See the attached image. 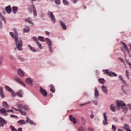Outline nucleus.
Segmentation results:
<instances>
[{
	"label": "nucleus",
	"instance_id": "f257e3e1",
	"mask_svg": "<svg viewBox=\"0 0 131 131\" xmlns=\"http://www.w3.org/2000/svg\"><path fill=\"white\" fill-rule=\"evenodd\" d=\"M10 35L15 39V46L16 48L18 51H23V41L22 40L18 39V33L17 32H15V34L12 32H10Z\"/></svg>",
	"mask_w": 131,
	"mask_h": 131
},
{
	"label": "nucleus",
	"instance_id": "f03ea898",
	"mask_svg": "<svg viewBox=\"0 0 131 131\" xmlns=\"http://www.w3.org/2000/svg\"><path fill=\"white\" fill-rule=\"evenodd\" d=\"M117 104L118 107H122V108H123V111H125V113L127 112V107L125 106V103L122 101H117Z\"/></svg>",
	"mask_w": 131,
	"mask_h": 131
},
{
	"label": "nucleus",
	"instance_id": "7ed1b4c3",
	"mask_svg": "<svg viewBox=\"0 0 131 131\" xmlns=\"http://www.w3.org/2000/svg\"><path fill=\"white\" fill-rule=\"evenodd\" d=\"M103 71L105 74H107V75H108V76H111V77H112V76H114L115 77L117 76V74L113 72H109V70H103Z\"/></svg>",
	"mask_w": 131,
	"mask_h": 131
},
{
	"label": "nucleus",
	"instance_id": "20e7f679",
	"mask_svg": "<svg viewBox=\"0 0 131 131\" xmlns=\"http://www.w3.org/2000/svg\"><path fill=\"white\" fill-rule=\"evenodd\" d=\"M45 41L47 43L48 46H49V49L50 53H52L53 52V50H52V41L48 38H46Z\"/></svg>",
	"mask_w": 131,
	"mask_h": 131
},
{
	"label": "nucleus",
	"instance_id": "39448f33",
	"mask_svg": "<svg viewBox=\"0 0 131 131\" xmlns=\"http://www.w3.org/2000/svg\"><path fill=\"white\" fill-rule=\"evenodd\" d=\"M17 106L18 108H19V110H25V111H27L28 110V105H23L22 104L20 103H18L17 104Z\"/></svg>",
	"mask_w": 131,
	"mask_h": 131
},
{
	"label": "nucleus",
	"instance_id": "423d86ee",
	"mask_svg": "<svg viewBox=\"0 0 131 131\" xmlns=\"http://www.w3.org/2000/svg\"><path fill=\"white\" fill-rule=\"evenodd\" d=\"M49 16L52 22H53V23H56V18H55V15L53 14V12H50Z\"/></svg>",
	"mask_w": 131,
	"mask_h": 131
},
{
	"label": "nucleus",
	"instance_id": "0eeeda50",
	"mask_svg": "<svg viewBox=\"0 0 131 131\" xmlns=\"http://www.w3.org/2000/svg\"><path fill=\"white\" fill-rule=\"evenodd\" d=\"M39 92H40V93H41V94L44 97H47L48 96V93H47V91H46V90L42 89V88L40 87Z\"/></svg>",
	"mask_w": 131,
	"mask_h": 131
},
{
	"label": "nucleus",
	"instance_id": "6e6552de",
	"mask_svg": "<svg viewBox=\"0 0 131 131\" xmlns=\"http://www.w3.org/2000/svg\"><path fill=\"white\" fill-rule=\"evenodd\" d=\"M7 124L6 120L2 117H0V126L3 127Z\"/></svg>",
	"mask_w": 131,
	"mask_h": 131
},
{
	"label": "nucleus",
	"instance_id": "1a4fd4ad",
	"mask_svg": "<svg viewBox=\"0 0 131 131\" xmlns=\"http://www.w3.org/2000/svg\"><path fill=\"white\" fill-rule=\"evenodd\" d=\"M12 109L15 110V111H19V112H20V113H21V114H22V115H24V116H26L27 114L26 112L22 111V110L17 109L15 107H12Z\"/></svg>",
	"mask_w": 131,
	"mask_h": 131
},
{
	"label": "nucleus",
	"instance_id": "9d476101",
	"mask_svg": "<svg viewBox=\"0 0 131 131\" xmlns=\"http://www.w3.org/2000/svg\"><path fill=\"white\" fill-rule=\"evenodd\" d=\"M14 79L15 80V81L17 82H19V83H20L21 84L24 85V86H26V85L25 84V83H24V82L22 81V80H21V79H19L18 77H14Z\"/></svg>",
	"mask_w": 131,
	"mask_h": 131
},
{
	"label": "nucleus",
	"instance_id": "9b49d317",
	"mask_svg": "<svg viewBox=\"0 0 131 131\" xmlns=\"http://www.w3.org/2000/svg\"><path fill=\"white\" fill-rule=\"evenodd\" d=\"M14 79L15 80V81L17 82H19V83H20L21 84L24 85V86H26V85L25 84V83H24V82L22 81V80H21V79H19L18 77H14Z\"/></svg>",
	"mask_w": 131,
	"mask_h": 131
},
{
	"label": "nucleus",
	"instance_id": "f8f14e48",
	"mask_svg": "<svg viewBox=\"0 0 131 131\" xmlns=\"http://www.w3.org/2000/svg\"><path fill=\"white\" fill-rule=\"evenodd\" d=\"M0 112L5 116H8V113H7V111L5 108H2L0 110Z\"/></svg>",
	"mask_w": 131,
	"mask_h": 131
},
{
	"label": "nucleus",
	"instance_id": "ddd939ff",
	"mask_svg": "<svg viewBox=\"0 0 131 131\" xmlns=\"http://www.w3.org/2000/svg\"><path fill=\"white\" fill-rule=\"evenodd\" d=\"M103 117L104 118V120L103 121V123L104 124V125H106L107 124H108V123L107 122V115H106V113H103Z\"/></svg>",
	"mask_w": 131,
	"mask_h": 131
},
{
	"label": "nucleus",
	"instance_id": "4468645a",
	"mask_svg": "<svg viewBox=\"0 0 131 131\" xmlns=\"http://www.w3.org/2000/svg\"><path fill=\"white\" fill-rule=\"evenodd\" d=\"M17 73L20 77H24V72L22 71L21 69H19L17 71Z\"/></svg>",
	"mask_w": 131,
	"mask_h": 131
},
{
	"label": "nucleus",
	"instance_id": "2eb2a0df",
	"mask_svg": "<svg viewBox=\"0 0 131 131\" xmlns=\"http://www.w3.org/2000/svg\"><path fill=\"white\" fill-rule=\"evenodd\" d=\"M26 119H27V122L28 123H29L30 124H32V125H36V124L33 122V121L29 119V118L28 117H26Z\"/></svg>",
	"mask_w": 131,
	"mask_h": 131
},
{
	"label": "nucleus",
	"instance_id": "dca6fc26",
	"mask_svg": "<svg viewBox=\"0 0 131 131\" xmlns=\"http://www.w3.org/2000/svg\"><path fill=\"white\" fill-rule=\"evenodd\" d=\"M23 91L22 90H19L16 93L17 96L19 97V98H23Z\"/></svg>",
	"mask_w": 131,
	"mask_h": 131
},
{
	"label": "nucleus",
	"instance_id": "f3484780",
	"mask_svg": "<svg viewBox=\"0 0 131 131\" xmlns=\"http://www.w3.org/2000/svg\"><path fill=\"white\" fill-rule=\"evenodd\" d=\"M6 11L8 14H11V12H12V8H11V6H8L5 8Z\"/></svg>",
	"mask_w": 131,
	"mask_h": 131
},
{
	"label": "nucleus",
	"instance_id": "a211bd4d",
	"mask_svg": "<svg viewBox=\"0 0 131 131\" xmlns=\"http://www.w3.org/2000/svg\"><path fill=\"white\" fill-rule=\"evenodd\" d=\"M95 99H98L99 98V91H98V89L97 87L95 89V94H94Z\"/></svg>",
	"mask_w": 131,
	"mask_h": 131
},
{
	"label": "nucleus",
	"instance_id": "6ab92c4d",
	"mask_svg": "<svg viewBox=\"0 0 131 131\" xmlns=\"http://www.w3.org/2000/svg\"><path fill=\"white\" fill-rule=\"evenodd\" d=\"M122 45L124 46V48L125 50H126V52L128 53V55H129V50H128V48H127V46L125 45V43L124 42H121Z\"/></svg>",
	"mask_w": 131,
	"mask_h": 131
},
{
	"label": "nucleus",
	"instance_id": "aec40b11",
	"mask_svg": "<svg viewBox=\"0 0 131 131\" xmlns=\"http://www.w3.org/2000/svg\"><path fill=\"white\" fill-rule=\"evenodd\" d=\"M102 91L104 92V94H108V89H107V87L105 86V85L102 86Z\"/></svg>",
	"mask_w": 131,
	"mask_h": 131
},
{
	"label": "nucleus",
	"instance_id": "412c9836",
	"mask_svg": "<svg viewBox=\"0 0 131 131\" xmlns=\"http://www.w3.org/2000/svg\"><path fill=\"white\" fill-rule=\"evenodd\" d=\"M0 96L1 97H2L3 99L5 98V94H4V90L3 89V87H0Z\"/></svg>",
	"mask_w": 131,
	"mask_h": 131
},
{
	"label": "nucleus",
	"instance_id": "4be33fe9",
	"mask_svg": "<svg viewBox=\"0 0 131 131\" xmlns=\"http://www.w3.org/2000/svg\"><path fill=\"white\" fill-rule=\"evenodd\" d=\"M60 24L63 30H66L67 29V27H66V25L63 21H60Z\"/></svg>",
	"mask_w": 131,
	"mask_h": 131
},
{
	"label": "nucleus",
	"instance_id": "5701e85b",
	"mask_svg": "<svg viewBox=\"0 0 131 131\" xmlns=\"http://www.w3.org/2000/svg\"><path fill=\"white\" fill-rule=\"evenodd\" d=\"M69 118L70 120L72 121V122H73L74 124H76V120L74 118H73V116H72V115H70Z\"/></svg>",
	"mask_w": 131,
	"mask_h": 131
},
{
	"label": "nucleus",
	"instance_id": "b1692460",
	"mask_svg": "<svg viewBox=\"0 0 131 131\" xmlns=\"http://www.w3.org/2000/svg\"><path fill=\"white\" fill-rule=\"evenodd\" d=\"M32 9L33 10V15L35 17H36V16H37V12H36V9H35V6H34V5L32 6Z\"/></svg>",
	"mask_w": 131,
	"mask_h": 131
},
{
	"label": "nucleus",
	"instance_id": "393cba45",
	"mask_svg": "<svg viewBox=\"0 0 131 131\" xmlns=\"http://www.w3.org/2000/svg\"><path fill=\"white\" fill-rule=\"evenodd\" d=\"M12 9L13 14H16L17 13V11H18V7H17L16 6H13L12 7Z\"/></svg>",
	"mask_w": 131,
	"mask_h": 131
},
{
	"label": "nucleus",
	"instance_id": "a878e982",
	"mask_svg": "<svg viewBox=\"0 0 131 131\" xmlns=\"http://www.w3.org/2000/svg\"><path fill=\"white\" fill-rule=\"evenodd\" d=\"M123 128L126 131H131L130 129H129V126L127 124H124Z\"/></svg>",
	"mask_w": 131,
	"mask_h": 131
},
{
	"label": "nucleus",
	"instance_id": "bb28decb",
	"mask_svg": "<svg viewBox=\"0 0 131 131\" xmlns=\"http://www.w3.org/2000/svg\"><path fill=\"white\" fill-rule=\"evenodd\" d=\"M25 22H28V23H29V24H31L32 25H33V23L31 20H30V17H28L27 18H26L25 19Z\"/></svg>",
	"mask_w": 131,
	"mask_h": 131
},
{
	"label": "nucleus",
	"instance_id": "cd10ccee",
	"mask_svg": "<svg viewBox=\"0 0 131 131\" xmlns=\"http://www.w3.org/2000/svg\"><path fill=\"white\" fill-rule=\"evenodd\" d=\"M28 47L29 48V49H30L31 50V51H32V52H34V53L36 52V49H34V48L32 47L30 45H28Z\"/></svg>",
	"mask_w": 131,
	"mask_h": 131
},
{
	"label": "nucleus",
	"instance_id": "c85d7f7f",
	"mask_svg": "<svg viewBox=\"0 0 131 131\" xmlns=\"http://www.w3.org/2000/svg\"><path fill=\"white\" fill-rule=\"evenodd\" d=\"M3 104L4 107H5V108H7V109H8V108H10V106L8 104V103H7V101H3Z\"/></svg>",
	"mask_w": 131,
	"mask_h": 131
},
{
	"label": "nucleus",
	"instance_id": "c756f323",
	"mask_svg": "<svg viewBox=\"0 0 131 131\" xmlns=\"http://www.w3.org/2000/svg\"><path fill=\"white\" fill-rule=\"evenodd\" d=\"M110 109L113 112H115L116 111V110H115V106H114V104H111L110 105Z\"/></svg>",
	"mask_w": 131,
	"mask_h": 131
},
{
	"label": "nucleus",
	"instance_id": "7c9ffc66",
	"mask_svg": "<svg viewBox=\"0 0 131 131\" xmlns=\"http://www.w3.org/2000/svg\"><path fill=\"white\" fill-rule=\"evenodd\" d=\"M30 31V28H29V27H26L24 28V32L27 33V32H29Z\"/></svg>",
	"mask_w": 131,
	"mask_h": 131
},
{
	"label": "nucleus",
	"instance_id": "2f4dec72",
	"mask_svg": "<svg viewBox=\"0 0 131 131\" xmlns=\"http://www.w3.org/2000/svg\"><path fill=\"white\" fill-rule=\"evenodd\" d=\"M26 82L29 83V84H32V82H33V81L29 78H27L26 79Z\"/></svg>",
	"mask_w": 131,
	"mask_h": 131
},
{
	"label": "nucleus",
	"instance_id": "473e14b6",
	"mask_svg": "<svg viewBox=\"0 0 131 131\" xmlns=\"http://www.w3.org/2000/svg\"><path fill=\"white\" fill-rule=\"evenodd\" d=\"M17 122L19 124H21V125H23V124H26V122H25L24 120H20Z\"/></svg>",
	"mask_w": 131,
	"mask_h": 131
},
{
	"label": "nucleus",
	"instance_id": "72a5a7b5",
	"mask_svg": "<svg viewBox=\"0 0 131 131\" xmlns=\"http://www.w3.org/2000/svg\"><path fill=\"white\" fill-rule=\"evenodd\" d=\"M50 88H51L50 91L51 92H52V93H55V92H56V91L55 90V86H54V85L51 84Z\"/></svg>",
	"mask_w": 131,
	"mask_h": 131
},
{
	"label": "nucleus",
	"instance_id": "f704fd0d",
	"mask_svg": "<svg viewBox=\"0 0 131 131\" xmlns=\"http://www.w3.org/2000/svg\"><path fill=\"white\" fill-rule=\"evenodd\" d=\"M98 81L99 82H100V83H101L102 84H104L105 83V79H104V78L99 79Z\"/></svg>",
	"mask_w": 131,
	"mask_h": 131
},
{
	"label": "nucleus",
	"instance_id": "c9c22d12",
	"mask_svg": "<svg viewBox=\"0 0 131 131\" xmlns=\"http://www.w3.org/2000/svg\"><path fill=\"white\" fill-rule=\"evenodd\" d=\"M38 40H40V41H42V42H44L46 40H45V38L42 36H38Z\"/></svg>",
	"mask_w": 131,
	"mask_h": 131
},
{
	"label": "nucleus",
	"instance_id": "e433bc0d",
	"mask_svg": "<svg viewBox=\"0 0 131 131\" xmlns=\"http://www.w3.org/2000/svg\"><path fill=\"white\" fill-rule=\"evenodd\" d=\"M81 120H82V123L84 125H86V121L85 120V119L83 118V117H81Z\"/></svg>",
	"mask_w": 131,
	"mask_h": 131
},
{
	"label": "nucleus",
	"instance_id": "4c0bfd02",
	"mask_svg": "<svg viewBox=\"0 0 131 131\" xmlns=\"http://www.w3.org/2000/svg\"><path fill=\"white\" fill-rule=\"evenodd\" d=\"M36 43L38 46V47L39 49H40V50H42V46H41V44L40 43V42H39V41L37 42Z\"/></svg>",
	"mask_w": 131,
	"mask_h": 131
},
{
	"label": "nucleus",
	"instance_id": "58836bf2",
	"mask_svg": "<svg viewBox=\"0 0 131 131\" xmlns=\"http://www.w3.org/2000/svg\"><path fill=\"white\" fill-rule=\"evenodd\" d=\"M34 6L33 5H29V7L28 8V10L29 11V12L31 13H32L33 11H32V6Z\"/></svg>",
	"mask_w": 131,
	"mask_h": 131
},
{
	"label": "nucleus",
	"instance_id": "ea45409f",
	"mask_svg": "<svg viewBox=\"0 0 131 131\" xmlns=\"http://www.w3.org/2000/svg\"><path fill=\"white\" fill-rule=\"evenodd\" d=\"M6 90H7V91H8V92H10V93H11V92H13V89H11V88H10L9 86H5Z\"/></svg>",
	"mask_w": 131,
	"mask_h": 131
},
{
	"label": "nucleus",
	"instance_id": "a19ab883",
	"mask_svg": "<svg viewBox=\"0 0 131 131\" xmlns=\"http://www.w3.org/2000/svg\"><path fill=\"white\" fill-rule=\"evenodd\" d=\"M125 74H126V77H127L128 79H129V72L128 71V70H126L125 71Z\"/></svg>",
	"mask_w": 131,
	"mask_h": 131
},
{
	"label": "nucleus",
	"instance_id": "79ce46f5",
	"mask_svg": "<svg viewBox=\"0 0 131 131\" xmlns=\"http://www.w3.org/2000/svg\"><path fill=\"white\" fill-rule=\"evenodd\" d=\"M10 128L11 129V130L12 131H18L16 128H15V127L13 125H10Z\"/></svg>",
	"mask_w": 131,
	"mask_h": 131
},
{
	"label": "nucleus",
	"instance_id": "37998d69",
	"mask_svg": "<svg viewBox=\"0 0 131 131\" xmlns=\"http://www.w3.org/2000/svg\"><path fill=\"white\" fill-rule=\"evenodd\" d=\"M78 131H85L83 127H79L78 128Z\"/></svg>",
	"mask_w": 131,
	"mask_h": 131
},
{
	"label": "nucleus",
	"instance_id": "c03bdc74",
	"mask_svg": "<svg viewBox=\"0 0 131 131\" xmlns=\"http://www.w3.org/2000/svg\"><path fill=\"white\" fill-rule=\"evenodd\" d=\"M10 93L12 97H16V93H15L13 90H12V92H11Z\"/></svg>",
	"mask_w": 131,
	"mask_h": 131
},
{
	"label": "nucleus",
	"instance_id": "a18cd8bd",
	"mask_svg": "<svg viewBox=\"0 0 131 131\" xmlns=\"http://www.w3.org/2000/svg\"><path fill=\"white\" fill-rule=\"evenodd\" d=\"M55 3L56 5H60L61 4V0H55Z\"/></svg>",
	"mask_w": 131,
	"mask_h": 131
},
{
	"label": "nucleus",
	"instance_id": "49530a36",
	"mask_svg": "<svg viewBox=\"0 0 131 131\" xmlns=\"http://www.w3.org/2000/svg\"><path fill=\"white\" fill-rule=\"evenodd\" d=\"M33 40L34 41H35L36 43V42H38V41H39L37 39V38L35 36L33 37Z\"/></svg>",
	"mask_w": 131,
	"mask_h": 131
},
{
	"label": "nucleus",
	"instance_id": "de8ad7c7",
	"mask_svg": "<svg viewBox=\"0 0 131 131\" xmlns=\"http://www.w3.org/2000/svg\"><path fill=\"white\" fill-rule=\"evenodd\" d=\"M112 130L114 131L116 130V126L114 125H112Z\"/></svg>",
	"mask_w": 131,
	"mask_h": 131
},
{
	"label": "nucleus",
	"instance_id": "09e8293b",
	"mask_svg": "<svg viewBox=\"0 0 131 131\" xmlns=\"http://www.w3.org/2000/svg\"><path fill=\"white\" fill-rule=\"evenodd\" d=\"M119 60L120 62H122V63H124V59H122L121 57H119Z\"/></svg>",
	"mask_w": 131,
	"mask_h": 131
},
{
	"label": "nucleus",
	"instance_id": "8fccbe9b",
	"mask_svg": "<svg viewBox=\"0 0 131 131\" xmlns=\"http://www.w3.org/2000/svg\"><path fill=\"white\" fill-rule=\"evenodd\" d=\"M64 5H68V2L66 0H62Z\"/></svg>",
	"mask_w": 131,
	"mask_h": 131
},
{
	"label": "nucleus",
	"instance_id": "3c124183",
	"mask_svg": "<svg viewBox=\"0 0 131 131\" xmlns=\"http://www.w3.org/2000/svg\"><path fill=\"white\" fill-rule=\"evenodd\" d=\"M124 86L122 85V91L123 93H124V94H125V93H126V92L124 89Z\"/></svg>",
	"mask_w": 131,
	"mask_h": 131
},
{
	"label": "nucleus",
	"instance_id": "603ef678",
	"mask_svg": "<svg viewBox=\"0 0 131 131\" xmlns=\"http://www.w3.org/2000/svg\"><path fill=\"white\" fill-rule=\"evenodd\" d=\"M1 20H2L3 21H6V18H5L4 16H1Z\"/></svg>",
	"mask_w": 131,
	"mask_h": 131
},
{
	"label": "nucleus",
	"instance_id": "864d4df0",
	"mask_svg": "<svg viewBox=\"0 0 131 131\" xmlns=\"http://www.w3.org/2000/svg\"><path fill=\"white\" fill-rule=\"evenodd\" d=\"M119 79L121 80V81H123V80H124V79H123V77H122V76H119Z\"/></svg>",
	"mask_w": 131,
	"mask_h": 131
},
{
	"label": "nucleus",
	"instance_id": "5fc2aeb1",
	"mask_svg": "<svg viewBox=\"0 0 131 131\" xmlns=\"http://www.w3.org/2000/svg\"><path fill=\"white\" fill-rule=\"evenodd\" d=\"M91 102H89L88 103H83V104H80V106H84L85 105H88V104H90Z\"/></svg>",
	"mask_w": 131,
	"mask_h": 131
},
{
	"label": "nucleus",
	"instance_id": "6e6d98bb",
	"mask_svg": "<svg viewBox=\"0 0 131 131\" xmlns=\"http://www.w3.org/2000/svg\"><path fill=\"white\" fill-rule=\"evenodd\" d=\"M122 82H123V84H124L125 86H127V83H126V81H125V80H123V81H122Z\"/></svg>",
	"mask_w": 131,
	"mask_h": 131
},
{
	"label": "nucleus",
	"instance_id": "4d7b16f0",
	"mask_svg": "<svg viewBox=\"0 0 131 131\" xmlns=\"http://www.w3.org/2000/svg\"><path fill=\"white\" fill-rule=\"evenodd\" d=\"M7 112H12V113H14V111L12 110H7Z\"/></svg>",
	"mask_w": 131,
	"mask_h": 131
},
{
	"label": "nucleus",
	"instance_id": "13d9d810",
	"mask_svg": "<svg viewBox=\"0 0 131 131\" xmlns=\"http://www.w3.org/2000/svg\"><path fill=\"white\" fill-rule=\"evenodd\" d=\"M45 34H46L47 35H50V32L46 31L45 32Z\"/></svg>",
	"mask_w": 131,
	"mask_h": 131
},
{
	"label": "nucleus",
	"instance_id": "bf43d9fd",
	"mask_svg": "<svg viewBox=\"0 0 131 131\" xmlns=\"http://www.w3.org/2000/svg\"><path fill=\"white\" fill-rule=\"evenodd\" d=\"M19 60L20 61V62H24L25 60L23 58H20Z\"/></svg>",
	"mask_w": 131,
	"mask_h": 131
},
{
	"label": "nucleus",
	"instance_id": "052dcab7",
	"mask_svg": "<svg viewBox=\"0 0 131 131\" xmlns=\"http://www.w3.org/2000/svg\"><path fill=\"white\" fill-rule=\"evenodd\" d=\"M89 131H95V130H94V129H93V128H92V127H89Z\"/></svg>",
	"mask_w": 131,
	"mask_h": 131
},
{
	"label": "nucleus",
	"instance_id": "680f3d73",
	"mask_svg": "<svg viewBox=\"0 0 131 131\" xmlns=\"http://www.w3.org/2000/svg\"><path fill=\"white\" fill-rule=\"evenodd\" d=\"M10 117H11L12 118H14V117H17V116H16L14 115H11Z\"/></svg>",
	"mask_w": 131,
	"mask_h": 131
},
{
	"label": "nucleus",
	"instance_id": "e2e57ef3",
	"mask_svg": "<svg viewBox=\"0 0 131 131\" xmlns=\"http://www.w3.org/2000/svg\"><path fill=\"white\" fill-rule=\"evenodd\" d=\"M22 130H23V129L21 127L19 128L18 129V131H22Z\"/></svg>",
	"mask_w": 131,
	"mask_h": 131
},
{
	"label": "nucleus",
	"instance_id": "0e129e2a",
	"mask_svg": "<svg viewBox=\"0 0 131 131\" xmlns=\"http://www.w3.org/2000/svg\"><path fill=\"white\" fill-rule=\"evenodd\" d=\"M128 64L129 65V68H130V69H131V63H130V62H128Z\"/></svg>",
	"mask_w": 131,
	"mask_h": 131
},
{
	"label": "nucleus",
	"instance_id": "69168bd1",
	"mask_svg": "<svg viewBox=\"0 0 131 131\" xmlns=\"http://www.w3.org/2000/svg\"><path fill=\"white\" fill-rule=\"evenodd\" d=\"M91 118H92V119H93L94 118V115H91V116H90Z\"/></svg>",
	"mask_w": 131,
	"mask_h": 131
},
{
	"label": "nucleus",
	"instance_id": "338daca9",
	"mask_svg": "<svg viewBox=\"0 0 131 131\" xmlns=\"http://www.w3.org/2000/svg\"><path fill=\"white\" fill-rule=\"evenodd\" d=\"M73 3H74V4H76V3H77V0H74V2H73Z\"/></svg>",
	"mask_w": 131,
	"mask_h": 131
},
{
	"label": "nucleus",
	"instance_id": "774afa93",
	"mask_svg": "<svg viewBox=\"0 0 131 131\" xmlns=\"http://www.w3.org/2000/svg\"><path fill=\"white\" fill-rule=\"evenodd\" d=\"M83 8H84V9H86V6H85V5H84V6H83Z\"/></svg>",
	"mask_w": 131,
	"mask_h": 131
}]
</instances>
